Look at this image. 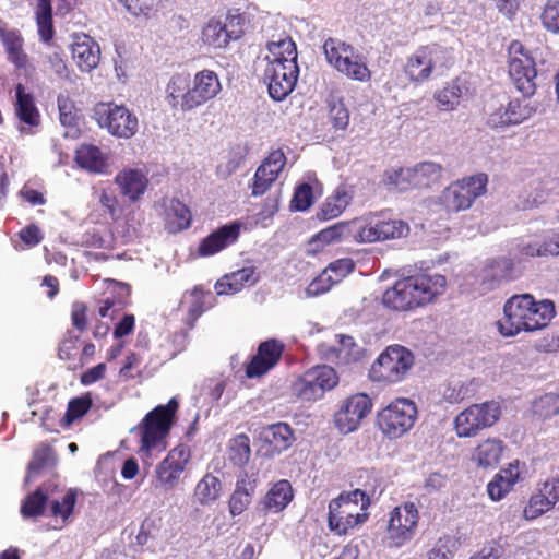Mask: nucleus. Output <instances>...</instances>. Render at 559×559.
<instances>
[{"label":"nucleus","instance_id":"nucleus-11","mask_svg":"<svg viewBox=\"0 0 559 559\" xmlns=\"http://www.w3.org/2000/svg\"><path fill=\"white\" fill-rule=\"evenodd\" d=\"M420 515L414 502H404L389 514L386 542L389 547L400 548L413 539Z\"/></svg>","mask_w":559,"mask_h":559},{"label":"nucleus","instance_id":"nucleus-62","mask_svg":"<svg viewBox=\"0 0 559 559\" xmlns=\"http://www.w3.org/2000/svg\"><path fill=\"white\" fill-rule=\"evenodd\" d=\"M126 10L135 16H147L154 8L155 0H117Z\"/></svg>","mask_w":559,"mask_h":559},{"label":"nucleus","instance_id":"nucleus-13","mask_svg":"<svg viewBox=\"0 0 559 559\" xmlns=\"http://www.w3.org/2000/svg\"><path fill=\"white\" fill-rule=\"evenodd\" d=\"M508 52L509 74L515 87L525 96L533 95L537 76L534 58L519 40H513L510 44Z\"/></svg>","mask_w":559,"mask_h":559},{"label":"nucleus","instance_id":"nucleus-17","mask_svg":"<svg viewBox=\"0 0 559 559\" xmlns=\"http://www.w3.org/2000/svg\"><path fill=\"white\" fill-rule=\"evenodd\" d=\"M409 233V226L402 219L377 217L365 225L358 224L356 242H376L399 239Z\"/></svg>","mask_w":559,"mask_h":559},{"label":"nucleus","instance_id":"nucleus-3","mask_svg":"<svg viewBox=\"0 0 559 559\" xmlns=\"http://www.w3.org/2000/svg\"><path fill=\"white\" fill-rule=\"evenodd\" d=\"M179 403L171 397L167 404L157 405L148 412L131 432L139 439L138 453L142 457H151L154 452H163L167 448L166 439L174 425Z\"/></svg>","mask_w":559,"mask_h":559},{"label":"nucleus","instance_id":"nucleus-25","mask_svg":"<svg viewBox=\"0 0 559 559\" xmlns=\"http://www.w3.org/2000/svg\"><path fill=\"white\" fill-rule=\"evenodd\" d=\"M210 299H213L211 290L205 289L202 285H195L191 290L183 295L181 306L187 307V316L185 324L193 329L198 319L212 307Z\"/></svg>","mask_w":559,"mask_h":559},{"label":"nucleus","instance_id":"nucleus-5","mask_svg":"<svg viewBox=\"0 0 559 559\" xmlns=\"http://www.w3.org/2000/svg\"><path fill=\"white\" fill-rule=\"evenodd\" d=\"M59 486L45 483L34 492L27 495L21 504V514L23 518H37L45 513L46 506L49 503V514L53 518H61L66 523L73 513L76 503V490L68 489L61 497H58Z\"/></svg>","mask_w":559,"mask_h":559},{"label":"nucleus","instance_id":"nucleus-30","mask_svg":"<svg viewBox=\"0 0 559 559\" xmlns=\"http://www.w3.org/2000/svg\"><path fill=\"white\" fill-rule=\"evenodd\" d=\"M530 115L526 106L521 100L512 99L506 107H500L489 115L487 124L492 129L504 128L511 124H519Z\"/></svg>","mask_w":559,"mask_h":559},{"label":"nucleus","instance_id":"nucleus-57","mask_svg":"<svg viewBox=\"0 0 559 559\" xmlns=\"http://www.w3.org/2000/svg\"><path fill=\"white\" fill-rule=\"evenodd\" d=\"M313 201L312 187L309 183H302L295 190L292 207L297 211H306L310 207Z\"/></svg>","mask_w":559,"mask_h":559},{"label":"nucleus","instance_id":"nucleus-41","mask_svg":"<svg viewBox=\"0 0 559 559\" xmlns=\"http://www.w3.org/2000/svg\"><path fill=\"white\" fill-rule=\"evenodd\" d=\"M411 175L415 188H427L441 179L442 167L432 162H423L411 168Z\"/></svg>","mask_w":559,"mask_h":559},{"label":"nucleus","instance_id":"nucleus-32","mask_svg":"<svg viewBox=\"0 0 559 559\" xmlns=\"http://www.w3.org/2000/svg\"><path fill=\"white\" fill-rule=\"evenodd\" d=\"M0 39L3 44L8 60L16 69H25L28 64V56L24 51V38L17 29H4L0 27Z\"/></svg>","mask_w":559,"mask_h":559},{"label":"nucleus","instance_id":"nucleus-46","mask_svg":"<svg viewBox=\"0 0 559 559\" xmlns=\"http://www.w3.org/2000/svg\"><path fill=\"white\" fill-rule=\"evenodd\" d=\"M202 40L205 45L219 49L230 43V35H227L221 21L211 20L202 31Z\"/></svg>","mask_w":559,"mask_h":559},{"label":"nucleus","instance_id":"nucleus-4","mask_svg":"<svg viewBox=\"0 0 559 559\" xmlns=\"http://www.w3.org/2000/svg\"><path fill=\"white\" fill-rule=\"evenodd\" d=\"M369 496L361 489L342 492L329 503L328 527L337 536L347 535L368 518Z\"/></svg>","mask_w":559,"mask_h":559},{"label":"nucleus","instance_id":"nucleus-44","mask_svg":"<svg viewBox=\"0 0 559 559\" xmlns=\"http://www.w3.org/2000/svg\"><path fill=\"white\" fill-rule=\"evenodd\" d=\"M92 405L93 401L90 394L71 399L68 402L67 411L63 417L59 421L60 427H71L74 421L81 419L85 414H87Z\"/></svg>","mask_w":559,"mask_h":559},{"label":"nucleus","instance_id":"nucleus-6","mask_svg":"<svg viewBox=\"0 0 559 559\" xmlns=\"http://www.w3.org/2000/svg\"><path fill=\"white\" fill-rule=\"evenodd\" d=\"M323 50L329 64L346 78L361 83L371 80L372 72L364 56L358 53L352 45L338 38L329 37L323 44Z\"/></svg>","mask_w":559,"mask_h":559},{"label":"nucleus","instance_id":"nucleus-23","mask_svg":"<svg viewBox=\"0 0 559 559\" xmlns=\"http://www.w3.org/2000/svg\"><path fill=\"white\" fill-rule=\"evenodd\" d=\"M520 276L514 261L511 258L499 257L487 261L484 271L481 284L487 289H495L501 284L512 282Z\"/></svg>","mask_w":559,"mask_h":559},{"label":"nucleus","instance_id":"nucleus-45","mask_svg":"<svg viewBox=\"0 0 559 559\" xmlns=\"http://www.w3.org/2000/svg\"><path fill=\"white\" fill-rule=\"evenodd\" d=\"M462 96L460 80L455 79L447 83L444 87L435 94V99L441 110L449 111L456 108Z\"/></svg>","mask_w":559,"mask_h":559},{"label":"nucleus","instance_id":"nucleus-54","mask_svg":"<svg viewBox=\"0 0 559 559\" xmlns=\"http://www.w3.org/2000/svg\"><path fill=\"white\" fill-rule=\"evenodd\" d=\"M543 26L552 34H559V0H548L540 14Z\"/></svg>","mask_w":559,"mask_h":559},{"label":"nucleus","instance_id":"nucleus-53","mask_svg":"<svg viewBox=\"0 0 559 559\" xmlns=\"http://www.w3.org/2000/svg\"><path fill=\"white\" fill-rule=\"evenodd\" d=\"M534 412L542 418H550L559 414V394L547 393L534 403Z\"/></svg>","mask_w":559,"mask_h":559},{"label":"nucleus","instance_id":"nucleus-60","mask_svg":"<svg viewBox=\"0 0 559 559\" xmlns=\"http://www.w3.org/2000/svg\"><path fill=\"white\" fill-rule=\"evenodd\" d=\"M329 118L333 127L337 130H344L349 123V112L343 103H333L330 105Z\"/></svg>","mask_w":559,"mask_h":559},{"label":"nucleus","instance_id":"nucleus-35","mask_svg":"<svg viewBox=\"0 0 559 559\" xmlns=\"http://www.w3.org/2000/svg\"><path fill=\"white\" fill-rule=\"evenodd\" d=\"M353 199L347 186L341 185L325 199L318 212V217L323 221L333 219L340 216Z\"/></svg>","mask_w":559,"mask_h":559},{"label":"nucleus","instance_id":"nucleus-26","mask_svg":"<svg viewBox=\"0 0 559 559\" xmlns=\"http://www.w3.org/2000/svg\"><path fill=\"white\" fill-rule=\"evenodd\" d=\"M520 461L515 460L497 473L487 485V492L491 500L503 499L521 480Z\"/></svg>","mask_w":559,"mask_h":559},{"label":"nucleus","instance_id":"nucleus-52","mask_svg":"<svg viewBox=\"0 0 559 559\" xmlns=\"http://www.w3.org/2000/svg\"><path fill=\"white\" fill-rule=\"evenodd\" d=\"M219 490V479L211 474L205 475L197 485V495L202 503L215 500Z\"/></svg>","mask_w":559,"mask_h":559},{"label":"nucleus","instance_id":"nucleus-48","mask_svg":"<svg viewBox=\"0 0 559 559\" xmlns=\"http://www.w3.org/2000/svg\"><path fill=\"white\" fill-rule=\"evenodd\" d=\"M251 454L250 439L247 435L240 433L234 437L229 442V460L238 466L248 463Z\"/></svg>","mask_w":559,"mask_h":559},{"label":"nucleus","instance_id":"nucleus-47","mask_svg":"<svg viewBox=\"0 0 559 559\" xmlns=\"http://www.w3.org/2000/svg\"><path fill=\"white\" fill-rule=\"evenodd\" d=\"M554 508L555 506L552 502L543 492H540V490L536 489L523 509V516L525 520L532 521Z\"/></svg>","mask_w":559,"mask_h":559},{"label":"nucleus","instance_id":"nucleus-10","mask_svg":"<svg viewBox=\"0 0 559 559\" xmlns=\"http://www.w3.org/2000/svg\"><path fill=\"white\" fill-rule=\"evenodd\" d=\"M488 176L479 173L452 182L441 194V203L449 212L465 211L487 192Z\"/></svg>","mask_w":559,"mask_h":559},{"label":"nucleus","instance_id":"nucleus-58","mask_svg":"<svg viewBox=\"0 0 559 559\" xmlns=\"http://www.w3.org/2000/svg\"><path fill=\"white\" fill-rule=\"evenodd\" d=\"M276 179H274V177L269 176L264 171V167H258L251 185V194L253 197L263 195L271 189Z\"/></svg>","mask_w":559,"mask_h":559},{"label":"nucleus","instance_id":"nucleus-28","mask_svg":"<svg viewBox=\"0 0 559 559\" xmlns=\"http://www.w3.org/2000/svg\"><path fill=\"white\" fill-rule=\"evenodd\" d=\"M504 450L506 444L501 439L487 438L474 448L471 460L479 468H493L500 463Z\"/></svg>","mask_w":559,"mask_h":559},{"label":"nucleus","instance_id":"nucleus-22","mask_svg":"<svg viewBox=\"0 0 559 559\" xmlns=\"http://www.w3.org/2000/svg\"><path fill=\"white\" fill-rule=\"evenodd\" d=\"M241 230V223L231 222L218 227L204 239L198 247L200 257H211L236 243Z\"/></svg>","mask_w":559,"mask_h":559},{"label":"nucleus","instance_id":"nucleus-40","mask_svg":"<svg viewBox=\"0 0 559 559\" xmlns=\"http://www.w3.org/2000/svg\"><path fill=\"white\" fill-rule=\"evenodd\" d=\"M35 16L40 40L49 43L55 36L51 1L37 0Z\"/></svg>","mask_w":559,"mask_h":559},{"label":"nucleus","instance_id":"nucleus-59","mask_svg":"<svg viewBox=\"0 0 559 559\" xmlns=\"http://www.w3.org/2000/svg\"><path fill=\"white\" fill-rule=\"evenodd\" d=\"M354 269L355 262L350 258H343L331 262L325 271L333 275L336 283H340L345 276L352 273Z\"/></svg>","mask_w":559,"mask_h":559},{"label":"nucleus","instance_id":"nucleus-20","mask_svg":"<svg viewBox=\"0 0 559 559\" xmlns=\"http://www.w3.org/2000/svg\"><path fill=\"white\" fill-rule=\"evenodd\" d=\"M413 299H416V307L433 301L443 294L447 286V278L440 274L419 273L408 276Z\"/></svg>","mask_w":559,"mask_h":559},{"label":"nucleus","instance_id":"nucleus-31","mask_svg":"<svg viewBox=\"0 0 559 559\" xmlns=\"http://www.w3.org/2000/svg\"><path fill=\"white\" fill-rule=\"evenodd\" d=\"M411 290L408 276L401 278L384 292L382 302L385 307L397 311L414 309L416 299H413Z\"/></svg>","mask_w":559,"mask_h":559},{"label":"nucleus","instance_id":"nucleus-37","mask_svg":"<svg viewBox=\"0 0 559 559\" xmlns=\"http://www.w3.org/2000/svg\"><path fill=\"white\" fill-rule=\"evenodd\" d=\"M15 96V114L17 118L31 127L38 126L40 115L35 105L34 96L31 93H27L21 83L16 85Z\"/></svg>","mask_w":559,"mask_h":559},{"label":"nucleus","instance_id":"nucleus-49","mask_svg":"<svg viewBox=\"0 0 559 559\" xmlns=\"http://www.w3.org/2000/svg\"><path fill=\"white\" fill-rule=\"evenodd\" d=\"M52 459V449L50 445L41 443L33 452L32 459L27 465L26 481L36 477L44 468L49 465Z\"/></svg>","mask_w":559,"mask_h":559},{"label":"nucleus","instance_id":"nucleus-14","mask_svg":"<svg viewBox=\"0 0 559 559\" xmlns=\"http://www.w3.org/2000/svg\"><path fill=\"white\" fill-rule=\"evenodd\" d=\"M95 114L100 128L120 139L132 138L139 129L138 117L124 105L115 103L99 104Z\"/></svg>","mask_w":559,"mask_h":559},{"label":"nucleus","instance_id":"nucleus-51","mask_svg":"<svg viewBox=\"0 0 559 559\" xmlns=\"http://www.w3.org/2000/svg\"><path fill=\"white\" fill-rule=\"evenodd\" d=\"M411 168H393L384 174V182L389 186L395 187L400 191H406L415 188L413 185Z\"/></svg>","mask_w":559,"mask_h":559},{"label":"nucleus","instance_id":"nucleus-7","mask_svg":"<svg viewBox=\"0 0 559 559\" xmlns=\"http://www.w3.org/2000/svg\"><path fill=\"white\" fill-rule=\"evenodd\" d=\"M414 365L413 353L402 345L388 346L371 365L369 378L390 384L402 381Z\"/></svg>","mask_w":559,"mask_h":559},{"label":"nucleus","instance_id":"nucleus-12","mask_svg":"<svg viewBox=\"0 0 559 559\" xmlns=\"http://www.w3.org/2000/svg\"><path fill=\"white\" fill-rule=\"evenodd\" d=\"M338 382L336 371L330 366H316L298 377L292 384V393L304 401L321 399Z\"/></svg>","mask_w":559,"mask_h":559},{"label":"nucleus","instance_id":"nucleus-19","mask_svg":"<svg viewBox=\"0 0 559 559\" xmlns=\"http://www.w3.org/2000/svg\"><path fill=\"white\" fill-rule=\"evenodd\" d=\"M284 350L283 342L276 338L261 342L257 354L245 366L246 376L253 379L266 374L281 361Z\"/></svg>","mask_w":559,"mask_h":559},{"label":"nucleus","instance_id":"nucleus-27","mask_svg":"<svg viewBox=\"0 0 559 559\" xmlns=\"http://www.w3.org/2000/svg\"><path fill=\"white\" fill-rule=\"evenodd\" d=\"M120 193L130 202H136L144 194L148 179L140 169L124 168L115 177Z\"/></svg>","mask_w":559,"mask_h":559},{"label":"nucleus","instance_id":"nucleus-1","mask_svg":"<svg viewBox=\"0 0 559 559\" xmlns=\"http://www.w3.org/2000/svg\"><path fill=\"white\" fill-rule=\"evenodd\" d=\"M555 316L554 301L536 300L531 294L513 295L503 305V318L498 321V330L506 337L521 332L532 333L547 328Z\"/></svg>","mask_w":559,"mask_h":559},{"label":"nucleus","instance_id":"nucleus-2","mask_svg":"<svg viewBox=\"0 0 559 559\" xmlns=\"http://www.w3.org/2000/svg\"><path fill=\"white\" fill-rule=\"evenodd\" d=\"M222 85L212 70H201L193 80L187 73L174 74L166 86V100L171 109L189 112L216 97Z\"/></svg>","mask_w":559,"mask_h":559},{"label":"nucleus","instance_id":"nucleus-61","mask_svg":"<svg viewBox=\"0 0 559 559\" xmlns=\"http://www.w3.org/2000/svg\"><path fill=\"white\" fill-rule=\"evenodd\" d=\"M335 284L337 283L334 281L333 275L324 270L308 285L307 294L310 296L324 294Z\"/></svg>","mask_w":559,"mask_h":559},{"label":"nucleus","instance_id":"nucleus-55","mask_svg":"<svg viewBox=\"0 0 559 559\" xmlns=\"http://www.w3.org/2000/svg\"><path fill=\"white\" fill-rule=\"evenodd\" d=\"M286 165V156L282 150L272 151L259 167H264V171L277 180L280 174Z\"/></svg>","mask_w":559,"mask_h":559},{"label":"nucleus","instance_id":"nucleus-36","mask_svg":"<svg viewBox=\"0 0 559 559\" xmlns=\"http://www.w3.org/2000/svg\"><path fill=\"white\" fill-rule=\"evenodd\" d=\"M261 438L267 443L273 452L287 450L294 442V431L286 423H277L265 427Z\"/></svg>","mask_w":559,"mask_h":559},{"label":"nucleus","instance_id":"nucleus-9","mask_svg":"<svg viewBox=\"0 0 559 559\" xmlns=\"http://www.w3.org/2000/svg\"><path fill=\"white\" fill-rule=\"evenodd\" d=\"M417 418L416 404L397 397L377 414V425L389 439H397L412 429Z\"/></svg>","mask_w":559,"mask_h":559},{"label":"nucleus","instance_id":"nucleus-21","mask_svg":"<svg viewBox=\"0 0 559 559\" xmlns=\"http://www.w3.org/2000/svg\"><path fill=\"white\" fill-rule=\"evenodd\" d=\"M439 48L437 46H421L411 55L404 66V72L414 83L427 81L432 73Z\"/></svg>","mask_w":559,"mask_h":559},{"label":"nucleus","instance_id":"nucleus-29","mask_svg":"<svg viewBox=\"0 0 559 559\" xmlns=\"http://www.w3.org/2000/svg\"><path fill=\"white\" fill-rule=\"evenodd\" d=\"M259 281L253 266L242 267L230 274L224 275L215 284L218 295L236 294L245 287L253 286Z\"/></svg>","mask_w":559,"mask_h":559},{"label":"nucleus","instance_id":"nucleus-18","mask_svg":"<svg viewBox=\"0 0 559 559\" xmlns=\"http://www.w3.org/2000/svg\"><path fill=\"white\" fill-rule=\"evenodd\" d=\"M298 76V64H266L264 80L267 82L270 97L276 102L284 100L294 91Z\"/></svg>","mask_w":559,"mask_h":559},{"label":"nucleus","instance_id":"nucleus-15","mask_svg":"<svg viewBox=\"0 0 559 559\" xmlns=\"http://www.w3.org/2000/svg\"><path fill=\"white\" fill-rule=\"evenodd\" d=\"M190 457V449L185 444L171 449L166 457L156 465L153 486L165 491L177 487Z\"/></svg>","mask_w":559,"mask_h":559},{"label":"nucleus","instance_id":"nucleus-43","mask_svg":"<svg viewBox=\"0 0 559 559\" xmlns=\"http://www.w3.org/2000/svg\"><path fill=\"white\" fill-rule=\"evenodd\" d=\"M254 485L242 478L237 481L236 488L229 498V512L233 516L241 514L251 503Z\"/></svg>","mask_w":559,"mask_h":559},{"label":"nucleus","instance_id":"nucleus-8","mask_svg":"<svg viewBox=\"0 0 559 559\" xmlns=\"http://www.w3.org/2000/svg\"><path fill=\"white\" fill-rule=\"evenodd\" d=\"M500 416L501 406L497 401L472 404L455 416V433L459 438H474L483 430L495 426Z\"/></svg>","mask_w":559,"mask_h":559},{"label":"nucleus","instance_id":"nucleus-42","mask_svg":"<svg viewBox=\"0 0 559 559\" xmlns=\"http://www.w3.org/2000/svg\"><path fill=\"white\" fill-rule=\"evenodd\" d=\"M166 221L174 231L190 227L192 214L190 209L178 199H171L166 206Z\"/></svg>","mask_w":559,"mask_h":559},{"label":"nucleus","instance_id":"nucleus-34","mask_svg":"<svg viewBox=\"0 0 559 559\" xmlns=\"http://www.w3.org/2000/svg\"><path fill=\"white\" fill-rule=\"evenodd\" d=\"M294 489L288 480H280L275 483L261 500L264 513H278L283 511L293 500Z\"/></svg>","mask_w":559,"mask_h":559},{"label":"nucleus","instance_id":"nucleus-33","mask_svg":"<svg viewBox=\"0 0 559 559\" xmlns=\"http://www.w3.org/2000/svg\"><path fill=\"white\" fill-rule=\"evenodd\" d=\"M358 234L357 222H338L335 223L314 235L311 239V243L321 247L326 245L342 241V240H354L356 241V235Z\"/></svg>","mask_w":559,"mask_h":559},{"label":"nucleus","instance_id":"nucleus-16","mask_svg":"<svg viewBox=\"0 0 559 559\" xmlns=\"http://www.w3.org/2000/svg\"><path fill=\"white\" fill-rule=\"evenodd\" d=\"M372 408L371 399L365 393H356L346 397L333 416L337 430L350 433L360 426Z\"/></svg>","mask_w":559,"mask_h":559},{"label":"nucleus","instance_id":"nucleus-39","mask_svg":"<svg viewBox=\"0 0 559 559\" xmlns=\"http://www.w3.org/2000/svg\"><path fill=\"white\" fill-rule=\"evenodd\" d=\"M269 56L267 64L284 66L288 62L290 64L297 63V47L290 38L281 39L278 41H272L267 46Z\"/></svg>","mask_w":559,"mask_h":559},{"label":"nucleus","instance_id":"nucleus-63","mask_svg":"<svg viewBox=\"0 0 559 559\" xmlns=\"http://www.w3.org/2000/svg\"><path fill=\"white\" fill-rule=\"evenodd\" d=\"M60 122L66 127H73L76 123V110L73 103L67 97H58Z\"/></svg>","mask_w":559,"mask_h":559},{"label":"nucleus","instance_id":"nucleus-24","mask_svg":"<svg viewBox=\"0 0 559 559\" xmlns=\"http://www.w3.org/2000/svg\"><path fill=\"white\" fill-rule=\"evenodd\" d=\"M71 52L76 66L83 72H91L98 66L100 60L99 45L86 34L74 37Z\"/></svg>","mask_w":559,"mask_h":559},{"label":"nucleus","instance_id":"nucleus-56","mask_svg":"<svg viewBox=\"0 0 559 559\" xmlns=\"http://www.w3.org/2000/svg\"><path fill=\"white\" fill-rule=\"evenodd\" d=\"M454 546L455 540L452 536H441L428 551L427 559H450L453 556Z\"/></svg>","mask_w":559,"mask_h":559},{"label":"nucleus","instance_id":"nucleus-64","mask_svg":"<svg viewBox=\"0 0 559 559\" xmlns=\"http://www.w3.org/2000/svg\"><path fill=\"white\" fill-rule=\"evenodd\" d=\"M537 489L540 490V492H543L556 507L559 502V475L539 483Z\"/></svg>","mask_w":559,"mask_h":559},{"label":"nucleus","instance_id":"nucleus-38","mask_svg":"<svg viewBox=\"0 0 559 559\" xmlns=\"http://www.w3.org/2000/svg\"><path fill=\"white\" fill-rule=\"evenodd\" d=\"M75 162L79 167L95 174L104 173L107 167L106 156L92 144H82L76 148Z\"/></svg>","mask_w":559,"mask_h":559},{"label":"nucleus","instance_id":"nucleus-50","mask_svg":"<svg viewBox=\"0 0 559 559\" xmlns=\"http://www.w3.org/2000/svg\"><path fill=\"white\" fill-rule=\"evenodd\" d=\"M43 71L58 80H69L70 71L63 55L53 51L45 56L43 60Z\"/></svg>","mask_w":559,"mask_h":559}]
</instances>
